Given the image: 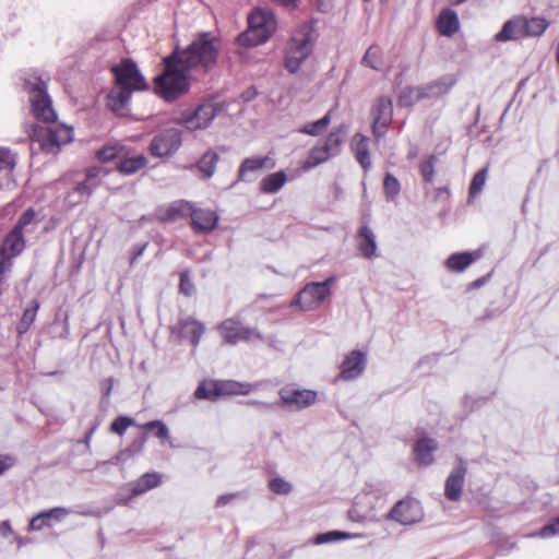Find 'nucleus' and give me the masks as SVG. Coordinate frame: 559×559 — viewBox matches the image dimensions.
<instances>
[{
  "instance_id": "obj_1",
  "label": "nucleus",
  "mask_w": 559,
  "mask_h": 559,
  "mask_svg": "<svg viewBox=\"0 0 559 559\" xmlns=\"http://www.w3.org/2000/svg\"><path fill=\"white\" fill-rule=\"evenodd\" d=\"M24 87L31 94L29 99L34 115L38 119L50 123L48 126L34 124L31 127L28 133L31 154L57 155L62 145L72 141L73 130L64 124L55 123L57 115L47 94L45 80L39 76L26 79Z\"/></svg>"
},
{
  "instance_id": "obj_2",
  "label": "nucleus",
  "mask_w": 559,
  "mask_h": 559,
  "mask_svg": "<svg viewBox=\"0 0 559 559\" xmlns=\"http://www.w3.org/2000/svg\"><path fill=\"white\" fill-rule=\"evenodd\" d=\"M219 50L221 40L211 32H201L187 47L176 46L171 55L183 70L205 74L216 67Z\"/></svg>"
},
{
  "instance_id": "obj_3",
  "label": "nucleus",
  "mask_w": 559,
  "mask_h": 559,
  "mask_svg": "<svg viewBox=\"0 0 559 559\" xmlns=\"http://www.w3.org/2000/svg\"><path fill=\"white\" fill-rule=\"evenodd\" d=\"M188 72L173 55L167 56L164 58L163 72L154 79L155 93L168 103L183 96L190 90Z\"/></svg>"
},
{
  "instance_id": "obj_4",
  "label": "nucleus",
  "mask_w": 559,
  "mask_h": 559,
  "mask_svg": "<svg viewBox=\"0 0 559 559\" xmlns=\"http://www.w3.org/2000/svg\"><path fill=\"white\" fill-rule=\"evenodd\" d=\"M248 23V29L237 37L242 46H258L267 41L277 27L274 13L266 9H255L249 15Z\"/></svg>"
},
{
  "instance_id": "obj_5",
  "label": "nucleus",
  "mask_w": 559,
  "mask_h": 559,
  "mask_svg": "<svg viewBox=\"0 0 559 559\" xmlns=\"http://www.w3.org/2000/svg\"><path fill=\"white\" fill-rule=\"evenodd\" d=\"M313 44V28L310 25L304 24L294 32L285 51V68L288 72L296 73L300 69L312 52Z\"/></svg>"
},
{
  "instance_id": "obj_6",
  "label": "nucleus",
  "mask_w": 559,
  "mask_h": 559,
  "mask_svg": "<svg viewBox=\"0 0 559 559\" xmlns=\"http://www.w3.org/2000/svg\"><path fill=\"white\" fill-rule=\"evenodd\" d=\"M335 282L334 276L323 282H310L296 295L292 306H298L304 311L316 309L331 295V285Z\"/></svg>"
},
{
  "instance_id": "obj_7",
  "label": "nucleus",
  "mask_w": 559,
  "mask_h": 559,
  "mask_svg": "<svg viewBox=\"0 0 559 559\" xmlns=\"http://www.w3.org/2000/svg\"><path fill=\"white\" fill-rule=\"evenodd\" d=\"M111 71L115 75L117 87L129 90L131 93L148 90L145 78L132 59H122L119 64L111 68Z\"/></svg>"
},
{
  "instance_id": "obj_8",
  "label": "nucleus",
  "mask_w": 559,
  "mask_h": 559,
  "mask_svg": "<svg viewBox=\"0 0 559 559\" xmlns=\"http://www.w3.org/2000/svg\"><path fill=\"white\" fill-rule=\"evenodd\" d=\"M218 330L225 343L235 345L239 341H263L261 333L254 329L243 326L239 321L227 319L218 325Z\"/></svg>"
},
{
  "instance_id": "obj_9",
  "label": "nucleus",
  "mask_w": 559,
  "mask_h": 559,
  "mask_svg": "<svg viewBox=\"0 0 559 559\" xmlns=\"http://www.w3.org/2000/svg\"><path fill=\"white\" fill-rule=\"evenodd\" d=\"M221 110V104L205 102L199 105L192 115L183 117L180 123L190 131L206 129Z\"/></svg>"
},
{
  "instance_id": "obj_10",
  "label": "nucleus",
  "mask_w": 559,
  "mask_h": 559,
  "mask_svg": "<svg viewBox=\"0 0 559 559\" xmlns=\"http://www.w3.org/2000/svg\"><path fill=\"white\" fill-rule=\"evenodd\" d=\"M181 131L175 128L163 130L156 134L150 144V152L155 157L174 154L181 145Z\"/></svg>"
},
{
  "instance_id": "obj_11",
  "label": "nucleus",
  "mask_w": 559,
  "mask_h": 559,
  "mask_svg": "<svg viewBox=\"0 0 559 559\" xmlns=\"http://www.w3.org/2000/svg\"><path fill=\"white\" fill-rule=\"evenodd\" d=\"M372 133L376 140H380L386 132L393 117V104L389 97H379L371 108Z\"/></svg>"
},
{
  "instance_id": "obj_12",
  "label": "nucleus",
  "mask_w": 559,
  "mask_h": 559,
  "mask_svg": "<svg viewBox=\"0 0 559 559\" xmlns=\"http://www.w3.org/2000/svg\"><path fill=\"white\" fill-rule=\"evenodd\" d=\"M423 518V508L416 499L399 501L389 512L388 519L394 520L403 525H411Z\"/></svg>"
},
{
  "instance_id": "obj_13",
  "label": "nucleus",
  "mask_w": 559,
  "mask_h": 559,
  "mask_svg": "<svg viewBox=\"0 0 559 559\" xmlns=\"http://www.w3.org/2000/svg\"><path fill=\"white\" fill-rule=\"evenodd\" d=\"M282 403L293 411H300L312 405L317 400V392L299 390L292 386L282 388L278 392Z\"/></svg>"
},
{
  "instance_id": "obj_14",
  "label": "nucleus",
  "mask_w": 559,
  "mask_h": 559,
  "mask_svg": "<svg viewBox=\"0 0 559 559\" xmlns=\"http://www.w3.org/2000/svg\"><path fill=\"white\" fill-rule=\"evenodd\" d=\"M466 473V462L462 457H457L456 465L445 479L444 496L447 499L451 501H459L461 499Z\"/></svg>"
},
{
  "instance_id": "obj_15",
  "label": "nucleus",
  "mask_w": 559,
  "mask_h": 559,
  "mask_svg": "<svg viewBox=\"0 0 559 559\" xmlns=\"http://www.w3.org/2000/svg\"><path fill=\"white\" fill-rule=\"evenodd\" d=\"M204 332V324L191 317L179 319L177 324L171 326L173 334L189 340L194 348L199 345Z\"/></svg>"
},
{
  "instance_id": "obj_16",
  "label": "nucleus",
  "mask_w": 559,
  "mask_h": 559,
  "mask_svg": "<svg viewBox=\"0 0 559 559\" xmlns=\"http://www.w3.org/2000/svg\"><path fill=\"white\" fill-rule=\"evenodd\" d=\"M274 166V160L269 156L245 158L238 169L237 181L252 182L257 178L255 173L263 168L272 169Z\"/></svg>"
},
{
  "instance_id": "obj_17",
  "label": "nucleus",
  "mask_w": 559,
  "mask_h": 559,
  "mask_svg": "<svg viewBox=\"0 0 559 559\" xmlns=\"http://www.w3.org/2000/svg\"><path fill=\"white\" fill-rule=\"evenodd\" d=\"M69 514L70 510L63 507L44 510L31 519L28 527L31 531H41L51 527L55 522L63 521Z\"/></svg>"
},
{
  "instance_id": "obj_18",
  "label": "nucleus",
  "mask_w": 559,
  "mask_h": 559,
  "mask_svg": "<svg viewBox=\"0 0 559 559\" xmlns=\"http://www.w3.org/2000/svg\"><path fill=\"white\" fill-rule=\"evenodd\" d=\"M456 78L453 74H445L424 85H419L423 99L439 98L450 92L455 85Z\"/></svg>"
},
{
  "instance_id": "obj_19",
  "label": "nucleus",
  "mask_w": 559,
  "mask_h": 559,
  "mask_svg": "<svg viewBox=\"0 0 559 559\" xmlns=\"http://www.w3.org/2000/svg\"><path fill=\"white\" fill-rule=\"evenodd\" d=\"M366 368V355L360 350H352L341 365L340 377L344 380L357 379Z\"/></svg>"
},
{
  "instance_id": "obj_20",
  "label": "nucleus",
  "mask_w": 559,
  "mask_h": 559,
  "mask_svg": "<svg viewBox=\"0 0 559 559\" xmlns=\"http://www.w3.org/2000/svg\"><path fill=\"white\" fill-rule=\"evenodd\" d=\"M132 93L119 87L112 88L107 95V106L117 116L127 117L130 114Z\"/></svg>"
},
{
  "instance_id": "obj_21",
  "label": "nucleus",
  "mask_w": 559,
  "mask_h": 559,
  "mask_svg": "<svg viewBox=\"0 0 559 559\" xmlns=\"http://www.w3.org/2000/svg\"><path fill=\"white\" fill-rule=\"evenodd\" d=\"M15 165V155L9 148L0 147V190L10 189L14 185Z\"/></svg>"
},
{
  "instance_id": "obj_22",
  "label": "nucleus",
  "mask_w": 559,
  "mask_h": 559,
  "mask_svg": "<svg viewBox=\"0 0 559 559\" xmlns=\"http://www.w3.org/2000/svg\"><path fill=\"white\" fill-rule=\"evenodd\" d=\"M350 150L355 156V159L367 174L372 166L369 152V139L361 133H356L352 139Z\"/></svg>"
},
{
  "instance_id": "obj_23",
  "label": "nucleus",
  "mask_w": 559,
  "mask_h": 559,
  "mask_svg": "<svg viewBox=\"0 0 559 559\" xmlns=\"http://www.w3.org/2000/svg\"><path fill=\"white\" fill-rule=\"evenodd\" d=\"M192 209L193 204L191 202L177 200L166 207L159 209L158 217L163 222H176L183 217H190Z\"/></svg>"
},
{
  "instance_id": "obj_24",
  "label": "nucleus",
  "mask_w": 559,
  "mask_h": 559,
  "mask_svg": "<svg viewBox=\"0 0 559 559\" xmlns=\"http://www.w3.org/2000/svg\"><path fill=\"white\" fill-rule=\"evenodd\" d=\"M190 217L192 227L198 233L212 231L216 227L218 222V216L214 211L195 209L194 206L192 209Z\"/></svg>"
},
{
  "instance_id": "obj_25",
  "label": "nucleus",
  "mask_w": 559,
  "mask_h": 559,
  "mask_svg": "<svg viewBox=\"0 0 559 559\" xmlns=\"http://www.w3.org/2000/svg\"><path fill=\"white\" fill-rule=\"evenodd\" d=\"M438 449V442L429 437L420 438L414 444L415 461L418 465L428 466L435 461L433 453Z\"/></svg>"
},
{
  "instance_id": "obj_26",
  "label": "nucleus",
  "mask_w": 559,
  "mask_h": 559,
  "mask_svg": "<svg viewBox=\"0 0 559 559\" xmlns=\"http://www.w3.org/2000/svg\"><path fill=\"white\" fill-rule=\"evenodd\" d=\"M25 248V241L23 233L12 228V230L5 236L0 253L3 259H12L17 257Z\"/></svg>"
},
{
  "instance_id": "obj_27",
  "label": "nucleus",
  "mask_w": 559,
  "mask_h": 559,
  "mask_svg": "<svg viewBox=\"0 0 559 559\" xmlns=\"http://www.w3.org/2000/svg\"><path fill=\"white\" fill-rule=\"evenodd\" d=\"M480 258L479 251L474 252H457L452 253L444 261L445 267L451 272H463L465 271L473 262Z\"/></svg>"
},
{
  "instance_id": "obj_28",
  "label": "nucleus",
  "mask_w": 559,
  "mask_h": 559,
  "mask_svg": "<svg viewBox=\"0 0 559 559\" xmlns=\"http://www.w3.org/2000/svg\"><path fill=\"white\" fill-rule=\"evenodd\" d=\"M162 484V475L157 472L143 474L131 485V498L145 493Z\"/></svg>"
},
{
  "instance_id": "obj_29",
  "label": "nucleus",
  "mask_w": 559,
  "mask_h": 559,
  "mask_svg": "<svg viewBox=\"0 0 559 559\" xmlns=\"http://www.w3.org/2000/svg\"><path fill=\"white\" fill-rule=\"evenodd\" d=\"M437 27L441 35L451 37L460 27L457 14L451 9H443L437 20Z\"/></svg>"
},
{
  "instance_id": "obj_30",
  "label": "nucleus",
  "mask_w": 559,
  "mask_h": 559,
  "mask_svg": "<svg viewBox=\"0 0 559 559\" xmlns=\"http://www.w3.org/2000/svg\"><path fill=\"white\" fill-rule=\"evenodd\" d=\"M358 250L364 258L371 259L376 257V236L367 225L361 226L358 231Z\"/></svg>"
},
{
  "instance_id": "obj_31",
  "label": "nucleus",
  "mask_w": 559,
  "mask_h": 559,
  "mask_svg": "<svg viewBox=\"0 0 559 559\" xmlns=\"http://www.w3.org/2000/svg\"><path fill=\"white\" fill-rule=\"evenodd\" d=\"M521 20L520 16L507 21L501 31L498 32L495 36L497 41H506L511 39H518L523 36V28L521 27Z\"/></svg>"
},
{
  "instance_id": "obj_32",
  "label": "nucleus",
  "mask_w": 559,
  "mask_h": 559,
  "mask_svg": "<svg viewBox=\"0 0 559 559\" xmlns=\"http://www.w3.org/2000/svg\"><path fill=\"white\" fill-rule=\"evenodd\" d=\"M520 20L521 27L523 28V36H540L549 25L548 21L543 17L527 19L520 16Z\"/></svg>"
},
{
  "instance_id": "obj_33",
  "label": "nucleus",
  "mask_w": 559,
  "mask_h": 559,
  "mask_svg": "<svg viewBox=\"0 0 559 559\" xmlns=\"http://www.w3.org/2000/svg\"><path fill=\"white\" fill-rule=\"evenodd\" d=\"M286 182V174L283 170L264 177L260 182V190L264 193H276Z\"/></svg>"
},
{
  "instance_id": "obj_34",
  "label": "nucleus",
  "mask_w": 559,
  "mask_h": 559,
  "mask_svg": "<svg viewBox=\"0 0 559 559\" xmlns=\"http://www.w3.org/2000/svg\"><path fill=\"white\" fill-rule=\"evenodd\" d=\"M330 158L332 157L328 152H325L324 147L321 144H318L310 150L306 160L302 163L301 168L304 171H309L320 164L329 160Z\"/></svg>"
},
{
  "instance_id": "obj_35",
  "label": "nucleus",
  "mask_w": 559,
  "mask_h": 559,
  "mask_svg": "<svg viewBox=\"0 0 559 559\" xmlns=\"http://www.w3.org/2000/svg\"><path fill=\"white\" fill-rule=\"evenodd\" d=\"M146 164L147 159L143 155H138L129 158L122 157L117 168L121 174L129 176L144 168Z\"/></svg>"
},
{
  "instance_id": "obj_36",
  "label": "nucleus",
  "mask_w": 559,
  "mask_h": 559,
  "mask_svg": "<svg viewBox=\"0 0 559 559\" xmlns=\"http://www.w3.org/2000/svg\"><path fill=\"white\" fill-rule=\"evenodd\" d=\"M343 142V131L340 128L331 132L321 145L324 147L325 152H328L330 156L333 158L341 154Z\"/></svg>"
},
{
  "instance_id": "obj_37",
  "label": "nucleus",
  "mask_w": 559,
  "mask_h": 559,
  "mask_svg": "<svg viewBox=\"0 0 559 559\" xmlns=\"http://www.w3.org/2000/svg\"><path fill=\"white\" fill-rule=\"evenodd\" d=\"M218 160L219 156L216 152L207 151L198 162V168L205 178H211L215 173L216 164Z\"/></svg>"
},
{
  "instance_id": "obj_38",
  "label": "nucleus",
  "mask_w": 559,
  "mask_h": 559,
  "mask_svg": "<svg viewBox=\"0 0 559 559\" xmlns=\"http://www.w3.org/2000/svg\"><path fill=\"white\" fill-rule=\"evenodd\" d=\"M424 100L420 96V90L418 86H406L404 87L399 97H397V105L400 107H411L414 104Z\"/></svg>"
},
{
  "instance_id": "obj_39",
  "label": "nucleus",
  "mask_w": 559,
  "mask_h": 559,
  "mask_svg": "<svg viewBox=\"0 0 559 559\" xmlns=\"http://www.w3.org/2000/svg\"><path fill=\"white\" fill-rule=\"evenodd\" d=\"M33 306L26 308L22 314L20 322L16 325V331L19 335H23L28 331L33 322L35 321L37 310L39 308V304L37 300L32 301Z\"/></svg>"
},
{
  "instance_id": "obj_40",
  "label": "nucleus",
  "mask_w": 559,
  "mask_h": 559,
  "mask_svg": "<svg viewBox=\"0 0 559 559\" xmlns=\"http://www.w3.org/2000/svg\"><path fill=\"white\" fill-rule=\"evenodd\" d=\"M383 192L386 201H394L401 192V183L391 173H386L384 176Z\"/></svg>"
},
{
  "instance_id": "obj_41",
  "label": "nucleus",
  "mask_w": 559,
  "mask_h": 559,
  "mask_svg": "<svg viewBox=\"0 0 559 559\" xmlns=\"http://www.w3.org/2000/svg\"><path fill=\"white\" fill-rule=\"evenodd\" d=\"M124 155V148L119 144L105 145L96 154L97 158L103 163L110 162L115 158H122Z\"/></svg>"
},
{
  "instance_id": "obj_42",
  "label": "nucleus",
  "mask_w": 559,
  "mask_h": 559,
  "mask_svg": "<svg viewBox=\"0 0 559 559\" xmlns=\"http://www.w3.org/2000/svg\"><path fill=\"white\" fill-rule=\"evenodd\" d=\"M107 173L100 167H91L86 170L84 181L94 192L102 185L103 177Z\"/></svg>"
},
{
  "instance_id": "obj_43",
  "label": "nucleus",
  "mask_w": 559,
  "mask_h": 559,
  "mask_svg": "<svg viewBox=\"0 0 559 559\" xmlns=\"http://www.w3.org/2000/svg\"><path fill=\"white\" fill-rule=\"evenodd\" d=\"M330 120V114H326L321 119L300 128L299 132L316 136L320 134L329 126Z\"/></svg>"
},
{
  "instance_id": "obj_44",
  "label": "nucleus",
  "mask_w": 559,
  "mask_h": 559,
  "mask_svg": "<svg viewBox=\"0 0 559 559\" xmlns=\"http://www.w3.org/2000/svg\"><path fill=\"white\" fill-rule=\"evenodd\" d=\"M350 538V534L341 532V531H330L325 533L318 534L314 537L313 543L316 545H322L328 543H333L337 540H344Z\"/></svg>"
},
{
  "instance_id": "obj_45",
  "label": "nucleus",
  "mask_w": 559,
  "mask_h": 559,
  "mask_svg": "<svg viewBox=\"0 0 559 559\" xmlns=\"http://www.w3.org/2000/svg\"><path fill=\"white\" fill-rule=\"evenodd\" d=\"M362 63L373 70H380V48L378 46H370L362 57Z\"/></svg>"
},
{
  "instance_id": "obj_46",
  "label": "nucleus",
  "mask_w": 559,
  "mask_h": 559,
  "mask_svg": "<svg viewBox=\"0 0 559 559\" xmlns=\"http://www.w3.org/2000/svg\"><path fill=\"white\" fill-rule=\"evenodd\" d=\"M36 223H37L36 213L34 211V209L28 207L19 217V219L13 228L23 233L24 230L27 229V226L35 225Z\"/></svg>"
},
{
  "instance_id": "obj_47",
  "label": "nucleus",
  "mask_w": 559,
  "mask_h": 559,
  "mask_svg": "<svg viewBox=\"0 0 559 559\" xmlns=\"http://www.w3.org/2000/svg\"><path fill=\"white\" fill-rule=\"evenodd\" d=\"M269 488L276 495H288L293 490V485L282 477H274L270 480Z\"/></svg>"
},
{
  "instance_id": "obj_48",
  "label": "nucleus",
  "mask_w": 559,
  "mask_h": 559,
  "mask_svg": "<svg viewBox=\"0 0 559 559\" xmlns=\"http://www.w3.org/2000/svg\"><path fill=\"white\" fill-rule=\"evenodd\" d=\"M486 178H487V169L486 168L478 170L474 175L471 186H469V191H468L469 197H475L476 194L481 192V190L485 186V182H486Z\"/></svg>"
},
{
  "instance_id": "obj_49",
  "label": "nucleus",
  "mask_w": 559,
  "mask_h": 559,
  "mask_svg": "<svg viewBox=\"0 0 559 559\" xmlns=\"http://www.w3.org/2000/svg\"><path fill=\"white\" fill-rule=\"evenodd\" d=\"M437 157L430 155L427 159L423 160L419 165L420 174L426 182H431L435 176V166Z\"/></svg>"
},
{
  "instance_id": "obj_50",
  "label": "nucleus",
  "mask_w": 559,
  "mask_h": 559,
  "mask_svg": "<svg viewBox=\"0 0 559 559\" xmlns=\"http://www.w3.org/2000/svg\"><path fill=\"white\" fill-rule=\"evenodd\" d=\"M142 428L147 431H154L155 436L158 439H168L169 430L167 426L162 420H152L145 423Z\"/></svg>"
},
{
  "instance_id": "obj_51",
  "label": "nucleus",
  "mask_w": 559,
  "mask_h": 559,
  "mask_svg": "<svg viewBox=\"0 0 559 559\" xmlns=\"http://www.w3.org/2000/svg\"><path fill=\"white\" fill-rule=\"evenodd\" d=\"M135 425V421L133 418L128 416H118L110 426V429L112 432L122 436L126 430L130 427Z\"/></svg>"
},
{
  "instance_id": "obj_52",
  "label": "nucleus",
  "mask_w": 559,
  "mask_h": 559,
  "mask_svg": "<svg viewBox=\"0 0 559 559\" xmlns=\"http://www.w3.org/2000/svg\"><path fill=\"white\" fill-rule=\"evenodd\" d=\"M556 535H559V515L549 521L536 533V536L542 538H549Z\"/></svg>"
},
{
  "instance_id": "obj_53",
  "label": "nucleus",
  "mask_w": 559,
  "mask_h": 559,
  "mask_svg": "<svg viewBox=\"0 0 559 559\" xmlns=\"http://www.w3.org/2000/svg\"><path fill=\"white\" fill-rule=\"evenodd\" d=\"M194 396L199 400H210L214 401L216 397L219 396L218 393H216V382L213 384V389H209L204 382H202L195 390Z\"/></svg>"
},
{
  "instance_id": "obj_54",
  "label": "nucleus",
  "mask_w": 559,
  "mask_h": 559,
  "mask_svg": "<svg viewBox=\"0 0 559 559\" xmlns=\"http://www.w3.org/2000/svg\"><path fill=\"white\" fill-rule=\"evenodd\" d=\"M179 290L181 294L190 297L193 295L194 293V284L192 283L190 276H189V273L186 271V272H182L180 274V281H179Z\"/></svg>"
},
{
  "instance_id": "obj_55",
  "label": "nucleus",
  "mask_w": 559,
  "mask_h": 559,
  "mask_svg": "<svg viewBox=\"0 0 559 559\" xmlns=\"http://www.w3.org/2000/svg\"><path fill=\"white\" fill-rule=\"evenodd\" d=\"M238 385L237 381H216V393L221 395L225 394H237L236 386Z\"/></svg>"
},
{
  "instance_id": "obj_56",
  "label": "nucleus",
  "mask_w": 559,
  "mask_h": 559,
  "mask_svg": "<svg viewBox=\"0 0 559 559\" xmlns=\"http://www.w3.org/2000/svg\"><path fill=\"white\" fill-rule=\"evenodd\" d=\"M85 201H86V199L81 197V194H79L74 189L71 192H69L67 194V197L64 198V202L69 207H73V206H75L80 203H83Z\"/></svg>"
},
{
  "instance_id": "obj_57",
  "label": "nucleus",
  "mask_w": 559,
  "mask_h": 559,
  "mask_svg": "<svg viewBox=\"0 0 559 559\" xmlns=\"http://www.w3.org/2000/svg\"><path fill=\"white\" fill-rule=\"evenodd\" d=\"M240 496H241L240 492L222 495L217 498V500L215 502V507L216 508L225 507V506L229 504L230 502H233L235 499L239 498Z\"/></svg>"
},
{
  "instance_id": "obj_58",
  "label": "nucleus",
  "mask_w": 559,
  "mask_h": 559,
  "mask_svg": "<svg viewBox=\"0 0 559 559\" xmlns=\"http://www.w3.org/2000/svg\"><path fill=\"white\" fill-rule=\"evenodd\" d=\"M15 463V459L8 454H0V475L4 474Z\"/></svg>"
},
{
  "instance_id": "obj_59",
  "label": "nucleus",
  "mask_w": 559,
  "mask_h": 559,
  "mask_svg": "<svg viewBox=\"0 0 559 559\" xmlns=\"http://www.w3.org/2000/svg\"><path fill=\"white\" fill-rule=\"evenodd\" d=\"M74 190H75L79 194H81V197H83V198H84V199H86V200H87V199L92 195V193H93V191L88 188V186L85 183V181H84V180H83V181L78 182V183L75 185V187H74Z\"/></svg>"
},
{
  "instance_id": "obj_60",
  "label": "nucleus",
  "mask_w": 559,
  "mask_h": 559,
  "mask_svg": "<svg viewBox=\"0 0 559 559\" xmlns=\"http://www.w3.org/2000/svg\"><path fill=\"white\" fill-rule=\"evenodd\" d=\"M147 247V243H143L141 246H135L132 250V257L130 259V264H134L136 260L143 254Z\"/></svg>"
},
{
  "instance_id": "obj_61",
  "label": "nucleus",
  "mask_w": 559,
  "mask_h": 559,
  "mask_svg": "<svg viewBox=\"0 0 559 559\" xmlns=\"http://www.w3.org/2000/svg\"><path fill=\"white\" fill-rule=\"evenodd\" d=\"M145 441H146V438H145V437H143V438H142V439H140V440H135V441L131 444V447H130L129 449H127L126 451H123L121 454H122V455H124V454H126V453H128V452H139V451H141V450H142V448H143V445H144V443H145Z\"/></svg>"
},
{
  "instance_id": "obj_62",
  "label": "nucleus",
  "mask_w": 559,
  "mask_h": 559,
  "mask_svg": "<svg viewBox=\"0 0 559 559\" xmlns=\"http://www.w3.org/2000/svg\"><path fill=\"white\" fill-rule=\"evenodd\" d=\"M247 404L251 405V406H255L258 408H262V409H271L274 406V404H272V403L257 401V400H250L247 402Z\"/></svg>"
},
{
  "instance_id": "obj_63",
  "label": "nucleus",
  "mask_w": 559,
  "mask_h": 559,
  "mask_svg": "<svg viewBox=\"0 0 559 559\" xmlns=\"http://www.w3.org/2000/svg\"><path fill=\"white\" fill-rule=\"evenodd\" d=\"M253 388V384L238 382L236 386L237 394H248Z\"/></svg>"
},
{
  "instance_id": "obj_64",
  "label": "nucleus",
  "mask_w": 559,
  "mask_h": 559,
  "mask_svg": "<svg viewBox=\"0 0 559 559\" xmlns=\"http://www.w3.org/2000/svg\"><path fill=\"white\" fill-rule=\"evenodd\" d=\"M12 533L11 524L8 520L0 523V535L7 537Z\"/></svg>"
}]
</instances>
